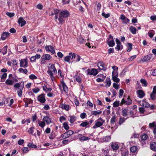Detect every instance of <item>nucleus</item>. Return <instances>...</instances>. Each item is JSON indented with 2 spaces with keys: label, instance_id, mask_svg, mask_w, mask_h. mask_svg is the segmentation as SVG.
I'll return each mask as SVG.
<instances>
[{
  "label": "nucleus",
  "instance_id": "obj_33",
  "mask_svg": "<svg viewBox=\"0 0 156 156\" xmlns=\"http://www.w3.org/2000/svg\"><path fill=\"white\" fill-rule=\"evenodd\" d=\"M55 133L54 132L52 131L49 135V138L51 139H53L55 138Z\"/></svg>",
  "mask_w": 156,
  "mask_h": 156
},
{
  "label": "nucleus",
  "instance_id": "obj_6",
  "mask_svg": "<svg viewBox=\"0 0 156 156\" xmlns=\"http://www.w3.org/2000/svg\"><path fill=\"white\" fill-rule=\"evenodd\" d=\"M51 57L50 55L48 54H44L41 58V63L43 64L46 62L47 60H49L51 58Z\"/></svg>",
  "mask_w": 156,
  "mask_h": 156
},
{
  "label": "nucleus",
  "instance_id": "obj_50",
  "mask_svg": "<svg viewBox=\"0 0 156 156\" xmlns=\"http://www.w3.org/2000/svg\"><path fill=\"white\" fill-rule=\"evenodd\" d=\"M34 127H32L29 129L28 130V132L30 134H32L33 133L34 130Z\"/></svg>",
  "mask_w": 156,
  "mask_h": 156
},
{
  "label": "nucleus",
  "instance_id": "obj_25",
  "mask_svg": "<svg viewBox=\"0 0 156 156\" xmlns=\"http://www.w3.org/2000/svg\"><path fill=\"white\" fill-rule=\"evenodd\" d=\"M129 30L133 34H136V29L135 27L131 26L129 28Z\"/></svg>",
  "mask_w": 156,
  "mask_h": 156
},
{
  "label": "nucleus",
  "instance_id": "obj_7",
  "mask_svg": "<svg viewBox=\"0 0 156 156\" xmlns=\"http://www.w3.org/2000/svg\"><path fill=\"white\" fill-rule=\"evenodd\" d=\"M87 74L93 75L94 76L96 75L98 73V72L97 69H93L91 70L88 69L87 70Z\"/></svg>",
  "mask_w": 156,
  "mask_h": 156
},
{
  "label": "nucleus",
  "instance_id": "obj_2",
  "mask_svg": "<svg viewBox=\"0 0 156 156\" xmlns=\"http://www.w3.org/2000/svg\"><path fill=\"white\" fill-rule=\"evenodd\" d=\"M24 83L23 82H21L20 83H17L14 85V88H18L17 94L19 97H21L23 93V90L24 87Z\"/></svg>",
  "mask_w": 156,
  "mask_h": 156
},
{
  "label": "nucleus",
  "instance_id": "obj_27",
  "mask_svg": "<svg viewBox=\"0 0 156 156\" xmlns=\"http://www.w3.org/2000/svg\"><path fill=\"white\" fill-rule=\"evenodd\" d=\"M137 149V147L136 146H133L130 148V151L133 153H135Z\"/></svg>",
  "mask_w": 156,
  "mask_h": 156
},
{
  "label": "nucleus",
  "instance_id": "obj_57",
  "mask_svg": "<svg viewBox=\"0 0 156 156\" xmlns=\"http://www.w3.org/2000/svg\"><path fill=\"white\" fill-rule=\"evenodd\" d=\"M26 102L27 103H29V104L32 103H33L32 100L31 99L29 98H26Z\"/></svg>",
  "mask_w": 156,
  "mask_h": 156
},
{
  "label": "nucleus",
  "instance_id": "obj_49",
  "mask_svg": "<svg viewBox=\"0 0 156 156\" xmlns=\"http://www.w3.org/2000/svg\"><path fill=\"white\" fill-rule=\"evenodd\" d=\"M115 121V115L113 116L111 119V123L114 124Z\"/></svg>",
  "mask_w": 156,
  "mask_h": 156
},
{
  "label": "nucleus",
  "instance_id": "obj_42",
  "mask_svg": "<svg viewBox=\"0 0 156 156\" xmlns=\"http://www.w3.org/2000/svg\"><path fill=\"white\" fill-rule=\"evenodd\" d=\"M129 154V152L127 151H122V156H127Z\"/></svg>",
  "mask_w": 156,
  "mask_h": 156
},
{
  "label": "nucleus",
  "instance_id": "obj_38",
  "mask_svg": "<svg viewBox=\"0 0 156 156\" xmlns=\"http://www.w3.org/2000/svg\"><path fill=\"white\" fill-rule=\"evenodd\" d=\"M102 16L105 18H108L110 16V14L109 13L106 14L104 12H103L101 14Z\"/></svg>",
  "mask_w": 156,
  "mask_h": 156
},
{
  "label": "nucleus",
  "instance_id": "obj_39",
  "mask_svg": "<svg viewBox=\"0 0 156 156\" xmlns=\"http://www.w3.org/2000/svg\"><path fill=\"white\" fill-rule=\"evenodd\" d=\"M119 101H116L113 104V106L114 107H117L119 106Z\"/></svg>",
  "mask_w": 156,
  "mask_h": 156
},
{
  "label": "nucleus",
  "instance_id": "obj_60",
  "mask_svg": "<svg viewBox=\"0 0 156 156\" xmlns=\"http://www.w3.org/2000/svg\"><path fill=\"white\" fill-rule=\"evenodd\" d=\"M97 6V10H99L101 7V4L99 2L97 3L96 4Z\"/></svg>",
  "mask_w": 156,
  "mask_h": 156
},
{
  "label": "nucleus",
  "instance_id": "obj_34",
  "mask_svg": "<svg viewBox=\"0 0 156 156\" xmlns=\"http://www.w3.org/2000/svg\"><path fill=\"white\" fill-rule=\"evenodd\" d=\"M19 71L21 73H23L24 74H26L27 72V70L26 69H23L22 68H20L19 69Z\"/></svg>",
  "mask_w": 156,
  "mask_h": 156
},
{
  "label": "nucleus",
  "instance_id": "obj_14",
  "mask_svg": "<svg viewBox=\"0 0 156 156\" xmlns=\"http://www.w3.org/2000/svg\"><path fill=\"white\" fill-rule=\"evenodd\" d=\"M45 50L47 51H49L52 54L55 53L54 48L51 45L47 46L45 47Z\"/></svg>",
  "mask_w": 156,
  "mask_h": 156
},
{
  "label": "nucleus",
  "instance_id": "obj_59",
  "mask_svg": "<svg viewBox=\"0 0 156 156\" xmlns=\"http://www.w3.org/2000/svg\"><path fill=\"white\" fill-rule=\"evenodd\" d=\"M75 120V118L74 117L70 116V122L71 123L73 122Z\"/></svg>",
  "mask_w": 156,
  "mask_h": 156
},
{
  "label": "nucleus",
  "instance_id": "obj_52",
  "mask_svg": "<svg viewBox=\"0 0 156 156\" xmlns=\"http://www.w3.org/2000/svg\"><path fill=\"white\" fill-rule=\"evenodd\" d=\"M147 137L148 136L147 134H144L142 136L141 139L142 140H145L147 139Z\"/></svg>",
  "mask_w": 156,
  "mask_h": 156
},
{
  "label": "nucleus",
  "instance_id": "obj_3",
  "mask_svg": "<svg viewBox=\"0 0 156 156\" xmlns=\"http://www.w3.org/2000/svg\"><path fill=\"white\" fill-rule=\"evenodd\" d=\"M69 15V12L67 10H64L59 13V15L58 19V20L61 24H62L64 22V20L62 17L66 18L68 17Z\"/></svg>",
  "mask_w": 156,
  "mask_h": 156
},
{
  "label": "nucleus",
  "instance_id": "obj_29",
  "mask_svg": "<svg viewBox=\"0 0 156 156\" xmlns=\"http://www.w3.org/2000/svg\"><path fill=\"white\" fill-rule=\"evenodd\" d=\"M38 123L39 124V126H40L42 128H43L45 125V122L44 121H39L38 122Z\"/></svg>",
  "mask_w": 156,
  "mask_h": 156
},
{
  "label": "nucleus",
  "instance_id": "obj_18",
  "mask_svg": "<svg viewBox=\"0 0 156 156\" xmlns=\"http://www.w3.org/2000/svg\"><path fill=\"white\" fill-rule=\"evenodd\" d=\"M150 147L151 150L156 151V142H151L150 145Z\"/></svg>",
  "mask_w": 156,
  "mask_h": 156
},
{
  "label": "nucleus",
  "instance_id": "obj_35",
  "mask_svg": "<svg viewBox=\"0 0 156 156\" xmlns=\"http://www.w3.org/2000/svg\"><path fill=\"white\" fill-rule=\"evenodd\" d=\"M150 97L151 99L154 100L156 99V94L152 92L150 94Z\"/></svg>",
  "mask_w": 156,
  "mask_h": 156
},
{
  "label": "nucleus",
  "instance_id": "obj_40",
  "mask_svg": "<svg viewBox=\"0 0 156 156\" xmlns=\"http://www.w3.org/2000/svg\"><path fill=\"white\" fill-rule=\"evenodd\" d=\"M118 70L113 71L112 72V77L118 76Z\"/></svg>",
  "mask_w": 156,
  "mask_h": 156
},
{
  "label": "nucleus",
  "instance_id": "obj_32",
  "mask_svg": "<svg viewBox=\"0 0 156 156\" xmlns=\"http://www.w3.org/2000/svg\"><path fill=\"white\" fill-rule=\"evenodd\" d=\"M90 138L87 136H83L79 138V140L80 141H84L89 140Z\"/></svg>",
  "mask_w": 156,
  "mask_h": 156
},
{
  "label": "nucleus",
  "instance_id": "obj_31",
  "mask_svg": "<svg viewBox=\"0 0 156 156\" xmlns=\"http://www.w3.org/2000/svg\"><path fill=\"white\" fill-rule=\"evenodd\" d=\"M101 112L102 111H99L98 112L97 111H92L91 112V114L92 115L96 116L98 114H100Z\"/></svg>",
  "mask_w": 156,
  "mask_h": 156
},
{
  "label": "nucleus",
  "instance_id": "obj_46",
  "mask_svg": "<svg viewBox=\"0 0 156 156\" xmlns=\"http://www.w3.org/2000/svg\"><path fill=\"white\" fill-rule=\"evenodd\" d=\"M71 141V140L69 141L68 139L62 141V143L64 145H65L68 144L69 143V142Z\"/></svg>",
  "mask_w": 156,
  "mask_h": 156
},
{
  "label": "nucleus",
  "instance_id": "obj_23",
  "mask_svg": "<svg viewBox=\"0 0 156 156\" xmlns=\"http://www.w3.org/2000/svg\"><path fill=\"white\" fill-rule=\"evenodd\" d=\"M62 86L63 89L64 91L66 93H68V87L66 86L65 83H64V82H62Z\"/></svg>",
  "mask_w": 156,
  "mask_h": 156
},
{
  "label": "nucleus",
  "instance_id": "obj_17",
  "mask_svg": "<svg viewBox=\"0 0 156 156\" xmlns=\"http://www.w3.org/2000/svg\"><path fill=\"white\" fill-rule=\"evenodd\" d=\"M59 107L65 109L66 111H68L69 110V105H66L65 103H63L60 104Z\"/></svg>",
  "mask_w": 156,
  "mask_h": 156
},
{
  "label": "nucleus",
  "instance_id": "obj_30",
  "mask_svg": "<svg viewBox=\"0 0 156 156\" xmlns=\"http://www.w3.org/2000/svg\"><path fill=\"white\" fill-rule=\"evenodd\" d=\"M140 82L142 84H143V86L146 87L147 86V83L146 80L144 79H141L140 80Z\"/></svg>",
  "mask_w": 156,
  "mask_h": 156
},
{
  "label": "nucleus",
  "instance_id": "obj_12",
  "mask_svg": "<svg viewBox=\"0 0 156 156\" xmlns=\"http://www.w3.org/2000/svg\"><path fill=\"white\" fill-rule=\"evenodd\" d=\"M38 100L42 103H44L45 101V95L44 94H41L38 97Z\"/></svg>",
  "mask_w": 156,
  "mask_h": 156
},
{
  "label": "nucleus",
  "instance_id": "obj_15",
  "mask_svg": "<svg viewBox=\"0 0 156 156\" xmlns=\"http://www.w3.org/2000/svg\"><path fill=\"white\" fill-rule=\"evenodd\" d=\"M152 57V55H149L143 57L141 59V61L143 62H147Z\"/></svg>",
  "mask_w": 156,
  "mask_h": 156
},
{
  "label": "nucleus",
  "instance_id": "obj_16",
  "mask_svg": "<svg viewBox=\"0 0 156 156\" xmlns=\"http://www.w3.org/2000/svg\"><path fill=\"white\" fill-rule=\"evenodd\" d=\"M18 22L19 25H20L21 27L23 26L26 23V21L24 20L23 18L20 17L18 20Z\"/></svg>",
  "mask_w": 156,
  "mask_h": 156
},
{
  "label": "nucleus",
  "instance_id": "obj_22",
  "mask_svg": "<svg viewBox=\"0 0 156 156\" xmlns=\"http://www.w3.org/2000/svg\"><path fill=\"white\" fill-rule=\"evenodd\" d=\"M141 105L145 108H147L150 107V105L148 102L144 100L142 101V105Z\"/></svg>",
  "mask_w": 156,
  "mask_h": 156
},
{
  "label": "nucleus",
  "instance_id": "obj_51",
  "mask_svg": "<svg viewBox=\"0 0 156 156\" xmlns=\"http://www.w3.org/2000/svg\"><path fill=\"white\" fill-rule=\"evenodd\" d=\"M128 49L127 50V51L129 52L132 49V44L130 43H128Z\"/></svg>",
  "mask_w": 156,
  "mask_h": 156
},
{
  "label": "nucleus",
  "instance_id": "obj_11",
  "mask_svg": "<svg viewBox=\"0 0 156 156\" xmlns=\"http://www.w3.org/2000/svg\"><path fill=\"white\" fill-rule=\"evenodd\" d=\"M98 66L99 68L104 71H105L106 69V67L103 62H100L98 63Z\"/></svg>",
  "mask_w": 156,
  "mask_h": 156
},
{
  "label": "nucleus",
  "instance_id": "obj_21",
  "mask_svg": "<svg viewBox=\"0 0 156 156\" xmlns=\"http://www.w3.org/2000/svg\"><path fill=\"white\" fill-rule=\"evenodd\" d=\"M43 120L46 122L47 124H49L51 123V121L50 118L48 116L44 117Z\"/></svg>",
  "mask_w": 156,
  "mask_h": 156
},
{
  "label": "nucleus",
  "instance_id": "obj_8",
  "mask_svg": "<svg viewBox=\"0 0 156 156\" xmlns=\"http://www.w3.org/2000/svg\"><path fill=\"white\" fill-rule=\"evenodd\" d=\"M107 43L110 47H113L114 46L115 43L112 36L110 35Z\"/></svg>",
  "mask_w": 156,
  "mask_h": 156
},
{
  "label": "nucleus",
  "instance_id": "obj_26",
  "mask_svg": "<svg viewBox=\"0 0 156 156\" xmlns=\"http://www.w3.org/2000/svg\"><path fill=\"white\" fill-rule=\"evenodd\" d=\"M127 111L128 110L126 108H122V115L124 117H126L127 115Z\"/></svg>",
  "mask_w": 156,
  "mask_h": 156
},
{
  "label": "nucleus",
  "instance_id": "obj_41",
  "mask_svg": "<svg viewBox=\"0 0 156 156\" xmlns=\"http://www.w3.org/2000/svg\"><path fill=\"white\" fill-rule=\"evenodd\" d=\"M126 119L125 118H122V117H120L119 120V124L121 125L122 124L125 120Z\"/></svg>",
  "mask_w": 156,
  "mask_h": 156
},
{
  "label": "nucleus",
  "instance_id": "obj_20",
  "mask_svg": "<svg viewBox=\"0 0 156 156\" xmlns=\"http://www.w3.org/2000/svg\"><path fill=\"white\" fill-rule=\"evenodd\" d=\"M9 33L8 32H4L2 35V39L3 40H5L9 36Z\"/></svg>",
  "mask_w": 156,
  "mask_h": 156
},
{
  "label": "nucleus",
  "instance_id": "obj_62",
  "mask_svg": "<svg viewBox=\"0 0 156 156\" xmlns=\"http://www.w3.org/2000/svg\"><path fill=\"white\" fill-rule=\"evenodd\" d=\"M119 97H122L124 91L122 89H121L119 90Z\"/></svg>",
  "mask_w": 156,
  "mask_h": 156
},
{
  "label": "nucleus",
  "instance_id": "obj_61",
  "mask_svg": "<svg viewBox=\"0 0 156 156\" xmlns=\"http://www.w3.org/2000/svg\"><path fill=\"white\" fill-rule=\"evenodd\" d=\"M6 15L10 17L13 16H14V14L9 12H7L6 13Z\"/></svg>",
  "mask_w": 156,
  "mask_h": 156
},
{
  "label": "nucleus",
  "instance_id": "obj_47",
  "mask_svg": "<svg viewBox=\"0 0 156 156\" xmlns=\"http://www.w3.org/2000/svg\"><path fill=\"white\" fill-rule=\"evenodd\" d=\"M123 48V46L121 44L117 45L115 49L118 51L122 49Z\"/></svg>",
  "mask_w": 156,
  "mask_h": 156
},
{
  "label": "nucleus",
  "instance_id": "obj_19",
  "mask_svg": "<svg viewBox=\"0 0 156 156\" xmlns=\"http://www.w3.org/2000/svg\"><path fill=\"white\" fill-rule=\"evenodd\" d=\"M111 147L113 150H117L119 148L118 144L116 143H112Z\"/></svg>",
  "mask_w": 156,
  "mask_h": 156
},
{
  "label": "nucleus",
  "instance_id": "obj_44",
  "mask_svg": "<svg viewBox=\"0 0 156 156\" xmlns=\"http://www.w3.org/2000/svg\"><path fill=\"white\" fill-rule=\"evenodd\" d=\"M28 146L29 147L32 148H37V146L36 145H34V144L31 143H29L28 144Z\"/></svg>",
  "mask_w": 156,
  "mask_h": 156
},
{
  "label": "nucleus",
  "instance_id": "obj_53",
  "mask_svg": "<svg viewBox=\"0 0 156 156\" xmlns=\"http://www.w3.org/2000/svg\"><path fill=\"white\" fill-rule=\"evenodd\" d=\"M156 126L155 125V122H153L152 123H150L149 124V126L150 128H151L153 127L154 128V126Z\"/></svg>",
  "mask_w": 156,
  "mask_h": 156
},
{
  "label": "nucleus",
  "instance_id": "obj_4",
  "mask_svg": "<svg viewBox=\"0 0 156 156\" xmlns=\"http://www.w3.org/2000/svg\"><path fill=\"white\" fill-rule=\"evenodd\" d=\"M73 133V131L72 130H69L68 131L62 134L59 137V138L60 140L64 139L72 135Z\"/></svg>",
  "mask_w": 156,
  "mask_h": 156
},
{
  "label": "nucleus",
  "instance_id": "obj_5",
  "mask_svg": "<svg viewBox=\"0 0 156 156\" xmlns=\"http://www.w3.org/2000/svg\"><path fill=\"white\" fill-rule=\"evenodd\" d=\"M105 120H103L100 117L96 121L95 125L93 126V128L95 129L96 128L101 126L105 122Z\"/></svg>",
  "mask_w": 156,
  "mask_h": 156
},
{
  "label": "nucleus",
  "instance_id": "obj_43",
  "mask_svg": "<svg viewBox=\"0 0 156 156\" xmlns=\"http://www.w3.org/2000/svg\"><path fill=\"white\" fill-rule=\"evenodd\" d=\"M126 101V105H129L131 104L132 103V100L129 99V97H128Z\"/></svg>",
  "mask_w": 156,
  "mask_h": 156
},
{
  "label": "nucleus",
  "instance_id": "obj_48",
  "mask_svg": "<svg viewBox=\"0 0 156 156\" xmlns=\"http://www.w3.org/2000/svg\"><path fill=\"white\" fill-rule=\"evenodd\" d=\"M29 78L31 80L36 79H37V77L34 74H31L30 75Z\"/></svg>",
  "mask_w": 156,
  "mask_h": 156
},
{
  "label": "nucleus",
  "instance_id": "obj_58",
  "mask_svg": "<svg viewBox=\"0 0 156 156\" xmlns=\"http://www.w3.org/2000/svg\"><path fill=\"white\" fill-rule=\"evenodd\" d=\"M139 110L141 113H144L145 111L144 108L143 107H140L139 108Z\"/></svg>",
  "mask_w": 156,
  "mask_h": 156
},
{
  "label": "nucleus",
  "instance_id": "obj_63",
  "mask_svg": "<svg viewBox=\"0 0 156 156\" xmlns=\"http://www.w3.org/2000/svg\"><path fill=\"white\" fill-rule=\"evenodd\" d=\"M113 87L116 89H118L119 88V85L115 83L113 84Z\"/></svg>",
  "mask_w": 156,
  "mask_h": 156
},
{
  "label": "nucleus",
  "instance_id": "obj_10",
  "mask_svg": "<svg viewBox=\"0 0 156 156\" xmlns=\"http://www.w3.org/2000/svg\"><path fill=\"white\" fill-rule=\"evenodd\" d=\"M120 19L123 20V23L127 24L129 22V20L123 14L121 15Z\"/></svg>",
  "mask_w": 156,
  "mask_h": 156
},
{
  "label": "nucleus",
  "instance_id": "obj_56",
  "mask_svg": "<svg viewBox=\"0 0 156 156\" xmlns=\"http://www.w3.org/2000/svg\"><path fill=\"white\" fill-rule=\"evenodd\" d=\"M70 57H71V56H66L64 58V60L66 62H69Z\"/></svg>",
  "mask_w": 156,
  "mask_h": 156
},
{
  "label": "nucleus",
  "instance_id": "obj_13",
  "mask_svg": "<svg viewBox=\"0 0 156 156\" xmlns=\"http://www.w3.org/2000/svg\"><path fill=\"white\" fill-rule=\"evenodd\" d=\"M136 92L138 94V97L140 98H143L145 95V94L141 90H139L137 91Z\"/></svg>",
  "mask_w": 156,
  "mask_h": 156
},
{
  "label": "nucleus",
  "instance_id": "obj_64",
  "mask_svg": "<svg viewBox=\"0 0 156 156\" xmlns=\"http://www.w3.org/2000/svg\"><path fill=\"white\" fill-rule=\"evenodd\" d=\"M77 40L80 43H82L83 41V39L82 37H79L77 38Z\"/></svg>",
  "mask_w": 156,
  "mask_h": 156
},
{
  "label": "nucleus",
  "instance_id": "obj_36",
  "mask_svg": "<svg viewBox=\"0 0 156 156\" xmlns=\"http://www.w3.org/2000/svg\"><path fill=\"white\" fill-rule=\"evenodd\" d=\"M89 124V123L88 122L84 121L81 123L80 126L83 127H85Z\"/></svg>",
  "mask_w": 156,
  "mask_h": 156
},
{
  "label": "nucleus",
  "instance_id": "obj_28",
  "mask_svg": "<svg viewBox=\"0 0 156 156\" xmlns=\"http://www.w3.org/2000/svg\"><path fill=\"white\" fill-rule=\"evenodd\" d=\"M13 83V82L10 79H7L5 82L6 84L8 85H12Z\"/></svg>",
  "mask_w": 156,
  "mask_h": 156
},
{
  "label": "nucleus",
  "instance_id": "obj_45",
  "mask_svg": "<svg viewBox=\"0 0 156 156\" xmlns=\"http://www.w3.org/2000/svg\"><path fill=\"white\" fill-rule=\"evenodd\" d=\"M106 85H108V87H110L111 83V81L110 79H106Z\"/></svg>",
  "mask_w": 156,
  "mask_h": 156
},
{
  "label": "nucleus",
  "instance_id": "obj_24",
  "mask_svg": "<svg viewBox=\"0 0 156 156\" xmlns=\"http://www.w3.org/2000/svg\"><path fill=\"white\" fill-rule=\"evenodd\" d=\"M0 52H2L3 55H4L7 53V46H5L1 50Z\"/></svg>",
  "mask_w": 156,
  "mask_h": 156
},
{
  "label": "nucleus",
  "instance_id": "obj_1",
  "mask_svg": "<svg viewBox=\"0 0 156 156\" xmlns=\"http://www.w3.org/2000/svg\"><path fill=\"white\" fill-rule=\"evenodd\" d=\"M48 68L47 73L51 79L52 81H53L55 79L54 75L56 74L57 73V70L54 65L52 63H49L48 66Z\"/></svg>",
  "mask_w": 156,
  "mask_h": 156
},
{
  "label": "nucleus",
  "instance_id": "obj_9",
  "mask_svg": "<svg viewBox=\"0 0 156 156\" xmlns=\"http://www.w3.org/2000/svg\"><path fill=\"white\" fill-rule=\"evenodd\" d=\"M20 66L26 68L28 66V62L27 59H22L20 62Z\"/></svg>",
  "mask_w": 156,
  "mask_h": 156
},
{
  "label": "nucleus",
  "instance_id": "obj_37",
  "mask_svg": "<svg viewBox=\"0 0 156 156\" xmlns=\"http://www.w3.org/2000/svg\"><path fill=\"white\" fill-rule=\"evenodd\" d=\"M118 76H114L112 77L113 81L116 83H118L119 82L120 80L119 78H118Z\"/></svg>",
  "mask_w": 156,
  "mask_h": 156
},
{
  "label": "nucleus",
  "instance_id": "obj_54",
  "mask_svg": "<svg viewBox=\"0 0 156 156\" xmlns=\"http://www.w3.org/2000/svg\"><path fill=\"white\" fill-rule=\"evenodd\" d=\"M63 125L64 129L66 130H68L69 129V126L66 122H64L63 124Z\"/></svg>",
  "mask_w": 156,
  "mask_h": 156
},
{
  "label": "nucleus",
  "instance_id": "obj_55",
  "mask_svg": "<svg viewBox=\"0 0 156 156\" xmlns=\"http://www.w3.org/2000/svg\"><path fill=\"white\" fill-rule=\"evenodd\" d=\"M69 56H71V57H70V58L71 59H73V58H75L76 55L74 53H70L69 54Z\"/></svg>",
  "mask_w": 156,
  "mask_h": 156
}]
</instances>
